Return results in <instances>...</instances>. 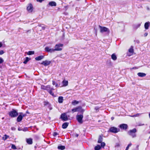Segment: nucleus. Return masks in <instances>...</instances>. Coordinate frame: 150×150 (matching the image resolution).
<instances>
[{
  "label": "nucleus",
  "instance_id": "obj_40",
  "mask_svg": "<svg viewBox=\"0 0 150 150\" xmlns=\"http://www.w3.org/2000/svg\"><path fill=\"white\" fill-rule=\"evenodd\" d=\"M3 62L4 60L3 59L1 58H0V64L2 63Z\"/></svg>",
  "mask_w": 150,
  "mask_h": 150
},
{
  "label": "nucleus",
  "instance_id": "obj_46",
  "mask_svg": "<svg viewBox=\"0 0 150 150\" xmlns=\"http://www.w3.org/2000/svg\"><path fill=\"white\" fill-rule=\"evenodd\" d=\"M79 136V135L78 134H76L75 135H74V136L76 137H77Z\"/></svg>",
  "mask_w": 150,
  "mask_h": 150
},
{
  "label": "nucleus",
  "instance_id": "obj_27",
  "mask_svg": "<svg viewBox=\"0 0 150 150\" xmlns=\"http://www.w3.org/2000/svg\"><path fill=\"white\" fill-rule=\"evenodd\" d=\"M79 103V101L74 100L72 102V104L74 105H76L78 104Z\"/></svg>",
  "mask_w": 150,
  "mask_h": 150
},
{
  "label": "nucleus",
  "instance_id": "obj_8",
  "mask_svg": "<svg viewBox=\"0 0 150 150\" xmlns=\"http://www.w3.org/2000/svg\"><path fill=\"white\" fill-rule=\"evenodd\" d=\"M27 11L30 13L32 12L33 10V7L31 4L30 3L28 4L27 8Z\"/></svg>",
  "mask_w": 150,
  "mask_h": 150
},
{
  "label": "nucleus",
  "instance_id": "obj_9",
  "mask_svg": "<svg viewBox=\"0 0 150 150\" xmlns=\"http://www.w3.org/2000/svg\"><path fill=\"white\" fill-rule=\"evenodd\" d=\"M60 118L64 121H66L68 120V117L65 113L62 114L61 115Z\"/></svg>",
  "mask_w": 150,
  "mask_h": 150
},
{
  "label": "nucleus",
  "instance_id": "obj_30",
  "mask_svg": "<svg viewBox=\"0 0 150 150\" xmlns=\"http://www.w3.org/2000/svg\"><path fill=\"white\" fill-rule=\"evenodd\" d=\"M34 52L33 51H29L27 54L28 55H30L34 54Z\"/></svg>",
  "mask_w": 150,
  "mask_h": 150
},
{
  "label": "nucleus",
  "instance_id": "obj_16",
  "mask_svg": "<svg viewBox=\"0 0 150 150\" xmlns=\"http://www.w3.org/2000/svg\"><path fill=\"white\" fill-rule=\"evenodd\" d=\"M26 142L29 144H31L33 143L32 139L31 138L27 139H26Z\"/></svg>",
  "mask_w": 150,
  "mask_h": 150
},
{
  "label": "nucleus",
  "instance_id": "obj_26",
  "mask_svg": "<svg viewBox=\"0 0 150 150\" xmlns=\"http://www.w3.org/2000/svg\"><path fill=\"white\" fill-rule=\"evenodd\" d=\"M65 148V147L64 146H58V149H61V150H63Z\"/></svg>",
  "mask_w": 150,
  "mask_h": 150
},
{
  "label": "nucleus",
  "instance_id": "obj_32",
  "mask_svg": "<svg viewBox=\"0 0 150 150\" xmlns=\"http://www.w3.org/2000/svg\"><path fill=\"white\" fill-rule=\"evenodd\" d=\"M50 90L49 91H48V92L52 96H54V94L52 92V91L53 90Z\"/></svg>",
  "mask_w": 150,
  "mask_h": 150
},
{
  "label": "nucleus",
  "instance_id": "obj_54",
  "mask_svg": "<svg viewBox=\"0 0 150 150\" xmlns=\"http://www.w3.org/2000/svg\"><path fill=\"white\" fill-rule=\"evenodd\" d=\"M138 146H138H138H137V147H138Z\"/></svg>",
  "mask_w": 150,
  "mask_h": 150
},
{
  "label": "nucleus",
  "instance_id": "obj_4",
  "mask_svg": "<svg viewBox=\"0 0 150 150\" xmlns=\"http://www.w3.org/2000/svg\"><path fill=\"white\" fill-rule=\"evenodd\" d=\"M72 111L73 112L77 111H80L83 112L84 110L82 109V107L81 106H79L75 108L72 109Z\"/></svg>",
  "mask_w": 150,
  "mask_h": 150
},
{
  "label": "nucleus",
  "instance_id": "obj_11",
  "mask_svg": "<svg viewBox=\"0 0 150 150\" xmlns=\"http://www.w3.org/2000/svg\"><path fill=\"white\" fill-rule=\"evenodd\" d=\"M51 63V61H47V60H45V61H43L41 64H43L45 66H48Z\"/></svg>",
  "mask_w": 150,
  "mask_h": 150
},
{
  "label": "nucleus",
  "instance_id": "obj_22",
  "mask_svg": "<svg viewBox=\"0 0 150 150\" xmlns=\"http://www.w3.org/2000/svg\"><path fill=\"white\" fill-rule=\"evenodd\" d=\"M44 57L43 56L41 55L36 57L35 59L36 60L39 61L42 59Z\"/></svg>",
  "mask_w": 150,
  "mask_h": 150
},
{
  "label": "nucleus",
  "instance_id": "obj_45",
  "mask_svg": "<svg viewBox=\"0 0 150 150\" xmlns=\"http://www.w3.org/2000/svg\"><path fill=\"white\" fill-rule=\"evenodd\" d=\"M28 130V129L26 128H24L23 129V131H27Z\"/></svg>",
  "mask_w": 150,
  "mask_h": 150
},
{
  "label": "nucleus",
  "instance_id": "obj_48",
  "mask_svg": "<svg viewBox=\"0 0 150 150\" xmlns=\"http://www.w3.org/2000/svg\"><path fill=\"white\" fill-rule=\"evenodd\" d=\"M2 43L0 42V47H1L2 46Z\"/></svg>",
  "mask_w": 150,
  "mask_h": 150
},
{
  "label": "nucleus",
  "instance_id": "obj_55",
  "mask_svg": "<svg viewBox=\"0 0 150 150\" xmlns=\"http://www.w3.org/2000/svg\"><path fill=\"white\" fill-rule=\"evenodd\" d=\"M2 119H4V117L2 118Z\"/></svg>",
  "mask_w": 150,
  "mask_h": 150
},
{
  "label": "nucleus",
  "instance_id": "obj_13",
  "mask_svg": "<svg viewBox=\"0 0 150 150\" xmlns=\"http://www.w3.org/2000/svg\"><path fill=\"white\" fill-rule=\"evenodd\" d=\"M122 129H127L128 126L127 125L125 124H123L120 125L119 126Z\"/></svg>",
  "mask_w": 150,
  "mask_h": 150
},
{
  "label": "nucleus",
  "instance_id": "obj_36",
  "mask_svg": "<svg viewBox=\"0 0 150 150\" xmlns=\"http://www.w3.org/2000/svg\"><path fill=\"white\" fill-rule=\"evenodd\" d=\"M132 144L131 143H129L127 146V147L126 149L125 150H128L129 147V146H131L132 145Z\"/></svg>",
  "mask_w": 150,
  "mask_h": 150
},
{
  "label": "nucleus",
  "instance_id": "obj_43",
  "mask_svg": "<svg viewBox=\"0 0 150 150\" xmlns=\"http://www.w3.org/2000/svg\"><path fill=\"white\" fill-rule=\"evenodd\" d=\"M44 0H36L37 2H42Z\"/></svg>",
  "mask_w": 150,
  "mask_h": 150
},
{
  "label": "nucleus",
  "instance_id": "obj_24",
  "mask_svg": "<svg viewBox=\"0 0 150 150\" xmlns=\"http://www.w3.org/2000/svg\"><path fill=\"white\" fill-rule=\"evenodd\" d=\"M141 25V24H138L134 25V28L135 29H137Z\"/></svg>",
  "mask_w": 150,
  "mask_h": 150
},
{
  "label": "nucleus",
  "instance_id": "obj_2",
  "mask_svg": "<svg viewBox=\"0 0 150 150\" xmlns=\"http://www.w3.org/2000/svg\"><path fill=\"white\" fill-rule=\"evenodd\" d=\"M9 115L10 116L12 117H16L18 115L17 112L14 109L9 112Z\"/></svg>",
  "mask_w": 150,
  "mask_h": 150
},
{
  "label": "nucleus",
  "instance_id": "obj_5",
  "mask_svg": "<svg viewBox=\"0 0 150 150\" xmlns=\"http://www.w3.org/2000/svg\"><path fill=\"white\" fill-rule=\"evenodd\" d=\"M99 27L100 29V32L101 33L106 32H110L109 29L105 27H102L100 25H99Z\"/></svg>",
  "mask_w": 150,
  "mask_h": 150
},
{
  "label": "nucleus",
  "instance_id": "obj_47",
  "mask_svg": "<svg viewBox=\"0 0 150 150\" xmlns=\"http://www.w3.org/2000/svg\"><path fill=\"white\" fill-rule=\"evenodd\" d=\"M11 129L12 130H14L15 129V127H11Z\"/></svg>",
  "mask_w": 150,
  "mask_h": 150
},
{
  "label": "nucleus",
  "instance_id": "obj_49",
  "mask_svg": "<svg viewBox=\"0 0 150 150\" xmlns=\"http://www.w3.org/2000/svg\"><path fill=\"white\" fill-rule=\"evenodd\" d=\"M114 119V118L113 117H111V119L112 120H113Z\"/></svg>",
  "mask_w": 150,
  "mask_h": 150
},
{
  "label": "nucleus",
  "instance_id": "obj_15",
  "mask_svg": "<svg viewBox=\"0 0 150 150\" xmlns=\"http://www.w3.org/2000/svg\"><path fill=\"white\" fill-rule=\"evenodd\" d=\"M63 97L60 96H59L58 98V102L60 103H63Z\"/></svg>",
  "mask_w": 150,
  "mask_h": 150
},
{
  "label": "nucleus",
  "instance_id": "obj_53",
  "mask_svg": "<svg viewBox=\"0 0 150 150\" xmlns=\"http://www.w3.org/2000/svg\"><path fill=\"white\" fill-rule=\"evenodd\" d=\"M18 130H20V129H19V128L18 129Z\"/></svg>",
  "mask_w": 150,
  "mask_h": 150
},
{
  "label": "nucleus",
  "instance_id": "obj_39",
  "mask_svg": "<svg viewBox=\"0 0 150 150\" xmlns=\"http://www.w3.org/2000/svg\"><path fill=\"white\" fill-rule=\"evenodd\" d=\"M101 145L102 147H104L105 145V144L104 142L101 143Z\"/></svg>",
  "mask_w": 150,
  "mask_h": 150
},
{
  "label": "nucleus",
  "instance_id": "obj_37",
  "mask_svg": "<svg viewBox=\"0 0 150 150\" xmlns=\"http://www.w3.org/2000/svg\"><path fill=\"white\" fill-rule=\"evenodd\" d=\"M140 114L138 113V114H137L135 115H134L133 116H131L132 117H138V116H139L140 115Z\"/></svg>",
  "mask_w": 150,
  "mask_h": 150
},
{
  "label": "nucleus",
  "instance_id": "obj_56",
  "mask_svg": "<svg viewBox=\"0 0 150 150\" xmlns=\"http://www.w3.org/2000/svg\"><path fill=\"white\" fill-rule=\"evenodd\" d=\"M149 138H150V137H149Z\"/></svg>",
  "mask_w": 150,
  "mask_h": 150
},
{
  "label": "nucleus",
  "instance_id": "obj_23",
  "mask_svg": "<svg viewBox=\"0 0 150 150\" xmlns=\"http://www.w3.org/2000/svg\"><path fill=\"white\" fill-rule=\"evenodd\" d=\"M54 90V89L53 88H51L50 87V86L49 85L46 86V90L47 91H48L50 90Z\"/></svg>",
  "mask_w": 150,
  "mask_h": 150
},
{
  "label": "nucleus",
  "instance_id": "obj_21",
  "mask_svg": "<svg viewBox=\"0 0 150 150\" xmlns=\"http://www.w3.org/2000/svg\"><path fill=\"white\" fill-rule=\"evenodd\" d=\"M49 5L51 6H56V3L54 1H51L49 3Z\"/></svg>",
  "mask_w": 150,
  "mask_h": 150
},
{
  "label": "nucleus",
  "instance_id": "obj_51",
  "mask_svg": "<svg viewBox=\"0 0 150 150\" xmlns=\"http://www.w3.org/2000/svg\"><path fill=\"white\" fill-rule=\"evenodd\" d=\"M149 118H150V112L149 114Z\"/></svg>",
  "mask_w": 150,
  "mask_h": 150
},
{
  "label": "nucleus",
  "instance_id": "obj_14",
  "mask_svg": "<svg viewBox=\"0 0 150 150\" xmlns=\"http://www.w3.org/2000/svg\"><path fill=\"white\" fill-rule=\"evenodd\" d=\"M150 24V22H146L144 24V27L146 29H148L149 28V25Z\"/></svg>",
  "mask_w": 150,
  "mask_h": 150
},
{
  "label": "nucleus",
  "instance_id": "obj_17",
  "mask_svg": "<svg viewBox=\"0 0 150 150\" xmlns=\"http://www.w3.org/2000/svg\"><path fill=\"white\" fill-rule=\"evenodd\" d=\"M68 81L67 80H64L62 82V83L63 84V86H66L68 85Z\"/></svg>",
  "mask_w": 150,
  "mask_h": 150
},
{
  "label": "nucleus",
  "instance_id": "obj_57",
  "mask_svg": "<svg viewBox=\"0 0 150 150\" xmlns=\"http://www.w3.org/2000/svg\"><path fill=\"white\" fill-rule=\"evenodd\" d=\"M11 150V149H10V150Z\"/></svg>",
  "mask_w": 150,
  "mask_h": 150
},
{
  "label": "nucleus",
  "instance_id": "obj_31",
  "mask_svg": "<svg viewBox=\"0 0 150 150\" xmlns=\"http://www.w3.org/2000/svg\"><path fill=\"white\" fill-rule=\"evenodd\" d=\"M26 59L23 62V63L25 64L29 60V59L28 57H26L25 58Z\"/></svg>",
  "mask_w": 150,
  "mask_h": 150
},
{
  "label": "nucleus",
  "instance_id": "obj_44",
  "mask_svg": "<svg viewBox=\"0 0 150 150\" xmlns=\"http://www.w3.org/2000/svg\"><path fill=\"white\" fill-rule=\"evenodd\" d=\"M148 35V33H145L144 34V37H146V36Z\"/></svg>",
  "mask_w": 150,
  "mask_h": 150
},
{
  "label": "nucleus",
  "instance_id": "obj_18",
  "mask_svg": "<svg viewBox=\"0 0 150 150\" xmlns=\"http://www.w3.org/2000/svg\"><path fill=\"white\" fill-rule=\"evenodd\" d=\"M137 75L139 76L143 77L146 76V74L143 73L139 72L137 73Z\"/></svg>",
  "mask_w": 150,
  "mask_h": 150
},
{
  "label": "nucleus",
  "instance_id": "obj_7",
  "mask_svg": "<svg viewBox=\"0 0 150 150\" xmlns=\"http://www.w3.org/2000/svg\"><path fill=\"white\" fill-rule=\"evenodd\" d=\"M76 117L77 120L79 123L81 124L83 123V121L82 120V119L83 117V115H77Z\"/></svg>",
  "mask_w": 150,
  "mask_h": 150
},
{
  "label": "nucleus",
  "instance_id": "obj_29",
  "mask_svg": "<svg viewBox=\"0 0 150 150\" xmlns=\"http://www.w3.org/2000/svg\"><path fill=\"white\" fill-rule=\"evenodd\" d=\"M101 148V147L99 145H97V146H96L94 149L95 150H99Z\"/></svg>",
  "mask_w": 150,
  "mask_h": 150
},
{
  "label": "nucleus",
  "instance_id": "obj_12",
  "mask_svg": "<svg viewBox=\"0 0 150 150\" xmlns=\"http://www.w3.org/2000/svg\"><path fill=\"white\" fill-rule=\"evenodd\" d=\"M25 116V114L23 115H19L17 118V121L18 122H20L22 120L23 117Z\"/></svg>",
  "mask_w": 150,
  "mask_h": 150
},
{
  "label": "nucleus",
  "instance_id": "obj_6",
  "mask_svg": "<svg viewBox=\"0 0 150 150\" xmlns=\"http://www.w3.org/2000/svg\"><path fill=\"white\" fill-rule=\"evenodd\" d=\"M109 131L111 132L116 133L120 131V129L113 127L110 128Z\"/></svg>",
  "mask_w": 150,
  "mask_h": 150
},
{
  "label": "nucleus",
  "instance_id": "obj_19",
  "mask_svg": "<svg viewBox=\"0 0 150 150\" xmlns=\"http://www.w3.org/2000/svg\"><path fill=\"white\" fill-rule=\"evenodd\" d=\"M112 59L113 60H116L117 59V57L115 53L113 54L111 56Z\"/></svg>",
  "mask_w": 150,
  "mask_h": 150
},
{
  "label": "nucleus",
  "instance_id": "obj_34",
  "mask_svg": "<svg viewBox=\"0 0 150 150\" xmlns=\"http://www.w3.org/2000/svg\"><path fill=\"white\" fill-rule=\"evenodd\" d=\"M52 84L53 85H55V87H58V85L57 83H56V82L54 81H52Z\"/></svg>",
  "mask_w": 150,
  "mask_h": 150
},
{
  "label": "nucleus",
  "instance_id": "obj_38",
  "mask_svg": "<svg viewBox=\"0 0 150 150\" xmlns=\"http://www.w3.org/2000/svg\"><path fill=\"white\" fill-rule=\"evenodd\" d=\"M11 148L12 149H16V148L15 146L13 144H12L11 146Z\"/></svg>",
  "mask_w": 150,
  "mask_h": 150
},
{
  "label": "nucleus",
  "instance_id": "obj_35",
  "mask_svg": "<svg viewBox=\"0 0 150 150\" xmlns=\"http://www.w3.org/2000/svg\"><path fill=\"white\" fill-rule=\"evenodd\" d=\"M8 137H9V136H8L5 135L4 137H3V139L5 140L7 139Z\"/></svg>",
  "mask_w": 150,
  "mask_h": 150
},
{
  "label": "nucleus",
  "instance_id": "obj_1",
  "mask_svg": "<svg viewBox=\"0 0 150 150\" xmlns=\"http://www.w3.org/2000/svg\"><path fill=\"white\" fill-rule=\"evenodd\" d=\"M63 47V45L61 43H59L56 44L54 46V52L55 51H61Z\"/></svg>",
  "mask_w": 150,
  "mask_h": 150
},
{
  "label": "nucleus",
  "instance_id": "obj_3",
  "mask_svg": "<svg viewBox=\"0 0 150 150\" xmlns=\"http://www.w3.org/2000/svg\"><path fill=\"white\" fill-rule=\"evenodd\" d=\"M136 132V129L135 128H134L132 129L129 130L128 132V134L129 135L131 136L133 138H134L136 137L135 133Z\"/></svg>",
  "mask_w": 150,
  "mask_h": 150
},
{
  "label": "nucleus",
  "instance_id": "obj_33",
  "mask_svg": "<svg viewBox=\"0 0 150 150\" xmlns=\"http://www.w3.org/2000/svg\"><path fill=\"white\" fill-rule=\"evenodd\" d=\"M46 86H45L43 85H42L41 86V88L42 89H43V90H46Z\"/></svg>",
  "mask_w": 150,
  "mask_h": 150
},
{
  "label": "nucleus",
  "instance_id": "obj_28",
  "mask_svg": "<svg viewBox=\"0 0 150 150\" xmlns=\"http://www.w3.org/2000/svg\"><path fill=\"white\" fill-rule=\"evenodd\" d=\"M129 52L131 53H133L134 52V50L133 49V47L132 46L131 47L129 50Z\"/></svg>",
  "mask_w": 150,
  "mask_h": 150
},
{
  "label": "nucleus",
  "instance_id": "obj_10",
  "mask_svg": "<svg viewBox=\"0 0 150 150\" xmlns=\"http://www.w3.org/2000/svg\"><path fill=\"white\" fill-rule=\"evenodd\" d=\"M45 50L47 52L52 53L54 52V49L48 47H46L45 48Z\"/></svg>",
  "mask_w": 150,
  "mask_h": 150
},
{
  "label": "nucleus",
  "instance_id": "obj_50",
  "mask_svg": "<svg viewBox=\"0 0 150 150\" xmlns=\"http://www.w3.org/2000/svg\"><path fill=\"white\" fill-rule=\"evenodd\" d=\"M136 68L135 67H133V68H131V69H136Z\"/></svg>",
  "mask_w": 150,
  "mask_h": 150
},
{
  "label": "nucleus",
  "instance_id": "obj_20",
  "mask_svg": "<svg viewBox=\"0 0 150 150\" xmlns=\"http://www.w3.org/2000/svg\"><path fill=\"white\" fill-rule=\"evenodd\" d=\"M69 125L68 122H65L62 125V128L63 129H66L67 128Z\"/></svg>",
  "mask_w": 150,
  "mask_h": 150
},
{
  "label": "nucleus",
  "instance_id": "obj_41",
  "mask_svg": "<svg viewBox=\"0 0 150 150\" xmlns=\"http://www.w3.org/2000/svg\"><path fill=\"white\" fill-rule=\"evenodd\" d=\"M4 52L3 50H1L0 51V55H1L3 54Z\"/></svg>",
  "mask_w": 150,
  "mask_h": 150
},
{
  "label": "nucleus",
  "instance_id": "obj_25",
  "mask_svg": "<svg viewBox=\"0 0 150 150\" xmlns=\"http://www.w3.org/2000/svg\"><path fill=\"white\" fill-rule=\"evenodd\" d=\"M103 137L101 136H100L98 141V143H101L102 141Z\"/></svg>",
  "mask_w": 150,
  "mask_h": 150
},
{
  "label": "nucleus",
  "instance_id": "obj_42",
  "mask_svg": "<svg viewBox=\"0 0 150 150\" xmlns=\"http://www.w3.org/2000/svg\"><path fill=\"white\" fill-rule=\"evenodd\" d=\"M58 135V134L57 132H54L53 134V135L54 136H56Z\"/></svg>",
  "mask_w": 150,
  "mask_h": 150
},
{
  "label": "nucleus",
  "instance_id": "obj_52",
  "mask_svg": "<svg viewBox=\"0 0 150 150\" xmlns=\"http://www.w3.org/2000/svg\"><path fill=\"white\" fill-rule=\"evenodd\" d=\"M18 130H20V129H19V128L18 129Z\"/></svg>",
  "mask_w": 150,
  "mask_h": 150
}]
</instances>
